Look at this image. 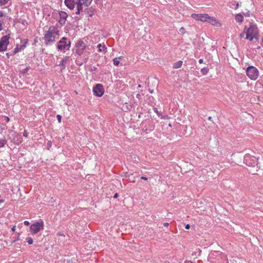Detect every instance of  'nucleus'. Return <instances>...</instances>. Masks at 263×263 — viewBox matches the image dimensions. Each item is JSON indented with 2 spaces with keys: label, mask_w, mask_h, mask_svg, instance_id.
<instances>
[{
  "label": "nucleus",
  "mask_w": 263,
  "mask_h": 263,
  "mask_svg": "<svg viewBox=\"0 0 263 263\" xmlns=\"http://www.w3.org/2000/svg\"><path fill=\"white\" fill-rule=\"evenodd\" d=\"M245 31H244L243 32H242V33H241L240 34V38L243 37L244 36V35H245Z\"/></svg>",
  "instance_id": "58836bf2"
},
{
  "label": "nucleus",
  "mask_w": 263,
  "mask_h": 263,
  "mask_svg": "<svg viewBox=\"0 0 263 263\" xmlns=\"http://www.w3.org/2000/svg\"><path fill=\"white\" fill-rule=\"evenodd\" d=\"M190 228V225L189 224H187L185 227V228L186 229H189Z\"/></svg>",
  "instance_id": "37998d69"
},
{
  "label": "nucleus",
  "mask_w": 263,
  "mask_h": 263,
  "mask_svg": "<svg viewBox=\"0 0 263 263\" xmlns=\"http://www.w3.org/2000/svg\"><path fill=\"white\" fill-rule=\"evenodd\" d=\"M26 240L29 245H32L33 242L32 238L30 237H27Z\"/></svg>",
  "instance_id": "cd10ccee"
},
{
  "label": "nucleus",
  "mask_w": 263,
  "mask_h": 263,
  "mask_svg": "<svg viewBox=\"0 0 263 263\" xmlns=\"http://www.w3.org/2000/svg\"><path fill=\"white\" fill-rule=\"evenodd\" d=\"M169 225L168 223V222H165V223H163V226L164 227H167Z\"/></svg>",
  "instance_id": "de8ad7c7"
},
{
  "label": "nucleus",
  "mask_w": 263,
  "mask_h": 263,
  "mask_svg": "<svg viewBox=\"0 0 263 263\" xmlns=\"http://www.w3.org/2000/svg\"><path fill=\"white\" fill-rule=\"evenodd\" d=\"M58 235H61V236H64V235L62 234L61 233H58Z\"/></svg>",
  "instance_id": "864d4df0"
},
{
  "label": "nucleus",
  "mask_w": 263,
  "mask_h": 263,
  "mask_svg": "<svg viewBox=\"0 0 263 263\" xmlns=\"http://www.w3.org/2000/svg\"><path fill=\"white\" fill-rule=\"evenodd\" d=\"M10 34L4 35L0 40V52L4 51L7 50V46L9 43Z\"/></svg>",
  "instance_id": "0eeeda50"
},
{
  "label": "nucleus",
  "mask_w": 263,
  "mask_h": 263,
  "mask_svg": "<svg viewBox=\"0 0 263 263\" xmlns=\"http://www.w3.org/2000/svg\"><path fill=\"white\" fill-rule=\"evenodd\" d=\"M255 172V171H254V172H252L253 174H255V172Z\"/></svg>",
  "instance_id": "bf43d9fd"
},
{
  "label": "nucleus",
  "mask_w": 263,
  "mask_h": 263,
  "mask_svg": "<svg viewBox=\"0 0 263 263\" xmlns=\"http://www.w3.org/2000/svg\"><path fill=\"white\" fill-rule=\"evenodd\" d=\"M28 133L27 132L26 130H24V133H23V136L25 137H28Z\"/></svg>",
  "instance_id": "e433bc0d"
},
{
  "label": "nucleus",
  "mask_w": 263,
  "mask_h": 263,
  "mask_svg": "<svg viewBox=\"0 0 263 263\" xmlns=\"http://www.w3.org/2000/svg\"><path fill=\"white\" fill-rule=\"evenodd\" d=\"M52 146V142L51 141H49L47 143V146H48V149H49L50 147H51Z\"/></svg>",
  "instance_id": "2f4dec72"
},
{
  "label": "nucleus",
  "mask_w": 263,
  "mask_h": 263,
  "mask_svg": "<svg viewBox=\"0 0 263 263\" xmlns=\"http://www.w3.org/2000/svg\"><path fill=\"white\" fill-rule=\"evenodd\" d=\"M129 180L131 181V182H135V180L134 179V178H133V174H131L130 175H129Z\"/></svg>",
  "instance_id": "7c9ffc66"
},
{
  "label": "nucleus",
  "mask_w": 263,
  "mask_h": 263,
  "mask_svg": "<svg viewBox=\"0 0 263 263\" xmlns=\"http://www.w3.org/2000/svg\"><path fill=\"white\" fill-rule=\"evenodd\" d=\"M84 13L85 14H88L89 16H91L93 15V12L91 11H89L88 8H85L84 9Z\"/></svg>",
  "instance_id": "b1692460"
},
{
  "label": "nucleus",
  "mask_w": 263,
  "mask_h": 263,
  "mask_svg": "<svg viewBox=\"0 0 263 263\" xmlns=\"http://www.w3.org/2000/svg\"><path fill=\"white\" fill-rule=\"evenodd\" d=\"M76 0H65L64 3L68 8L70 10H72L74 8V5L76 4Z\"/></svg>",
  "instance_id": "f8f14e48"
},
{
  "label": "nucleus",
  "mask_w": 263,
  "mask_h": 263,
  "mask_svg": "<svg viewBox=\"0 0 263 263\" xmlns=\"http://www.w3.org/2000/svg\"><path fill=\"white\" fill-rule=\"evenodd\" d=\"M57 119H58V122H59V123H60V122H61V119H62V117H61V115H57Z\"/></svg>",
  "instance_id": "473e14b6"
},
{
  "label": "nucleus",
  "mask_w": 263,
  "mask_h": 263,
  "mask_svg": "<svg viewBox=\"0 0 263 263\" xmlns=\"http://www.w3.org/2000/svg\"><path fill=\"white\" fill-rule=\"evenodd\" d=\"M235 163H236V164H237V165H240V164L239 163H238H238L235 162Z\"/></svg>",
  "instance_id": "4d7b16f0"
},
{
  "label": "nucleus",
  "mask_w": 263,
  "mask_h": 263,
  "mask_svg": "<svg viewBox=\"0 0 263 263\" xmlns=\"http://www.w3.org/2000/svg\"><path fill=\"white\" fill-rule=\"evenodd\" d=\"M5 16V15L4 14V13L2 11H0V17H3Z\"/></svg>",
  "instance_id": "a19ab883"
},
{
  "label": "nucleus",
  "mask_w": 263,
  "mask_h": 263,
  "mask_svg": "<svg viewBox=\"0 0 263 263\" xmlns=\"http://www.w3.org/2000/svg\"><path fill=\"white\" fill-rule=\"evenodd\" d=\"M59 15L60 18H63L65 19V20H66V18L68 16V15L67 13L64 11H60L59 12Z\"/></svg>",
  "instance_id": "aec40b11"
},
{
  "label": "nucleus",
  "mask_w": 263,
  "mask_h": 263,
  "mask_svg": "<svg viewBox=\"0 0 263 263\" xmlns=\"http://www.w3.org/2000/svg\"><path fill=\"white\" fill-rule=\"evenodd\" d=\"M203 60H202V59H200V60H199V63H203Z\"/></svg>",
  "instance_id": "3c124183"
},
{
  "label": "nucleus",
  "mask_w": 263,
  "mask_h": 263,
  "mask_svg": "<svg viewBox=\"0 0 263 263\" xmlns=\"http://www.w3.org/2000/svg\"><path fill=\"white\" fill-rule=\"evenodd\" d=\"M11 0H0V6H3L9 4L8 6L11 5Z\"/></svg>",
  "instance_id": "a211bd4d"
},
{
  "label": "nucleus",
  "mask_w": 263,
  "mask_h": 263,
  "mask_svg": "<svg viewBox=\"0 0 263 263\" xmlns=\"http://www.w3.org/2000/svg\"><path fill=\"white\" fill-rule=\"evenodd\" d=\"M243 13V14L246 16H250V12L249 11H247V12H242Z\"/></svg>",
  "instance_id": "72a5a7b5"
},
{
  "label": "nucleus",
  "mask_w": 263,
  "mask_h": 263,
  "mask_svg": "<svg viewBox=\"0 0 263 263\" xmlns=\"http://www.w3.org/2000/svg\"><path fill=\"white\" fill-rule=\"evenodd\" d=\"M20 234H19L18 236L17 237L16 239H15L13 242H15V241H16L17 240H20Z\"/></svg>",
  "instance_id": "49530a36"
},
{
  "label": "nucleus",
  "mask_w": 263,
  "mask_h": 263,
  "mask_svg": "<svg viewBox=\"0 0 263 263\" xmlns=\"http://www.w3.org/2000/svg\"><path fill=\"white\" fill-rule=\"evenodd\" d=\"M83 3L86 7H88L91 4L92 0H82Z\"/></svg>",
  "instance_id": "5701e85b"
},
{
  "label": "nucleus",
  "mask_w": 263,
  "mask_h": 263,
  "mask_svg": "<svg viewBox=\"0 0 263 263\" xmlns=\"http://www.w3.org/2000/svg\"><path fill=\"white\" fill-rule=\"evenodd\" d=\"M235 20L239 23H242L243 20V17L241 14H237L235 16Z\"/></svg>",
  "instance_id": "dca6fc26"
},
{
  "label": "nucleus",
  "mask_w": 263,
  "mask_h": 263,
  "mask_svg": "<svg viewBox=\"0 0 263 263\" xmlns=\"http://www.w3.org/2000/svg\"><path fill=\"white\" fill-rule=\"evenodd\" d=\"M67 263H70L69 261H68Z\"/></svg>",
  "instance_id": "052dcab7"
},
{
  "label": "nucleus",
  "mask_w": 263,
  "mask_h": 263,
  "mask_svg": "<svg viewBox=\"0 0 263 263\" xmlns=\"http://www.w3.org/2000/svg\"><path fill=\"white\" fill-rule=\"evenodd\" d=\"M69 57L66 56L63 59L62 62L60 63V65L62 66V69H65L66 67V63L69 60Z\"/></svg>",
  "instance_id": "ddd939ff"
},
{
  "label": "nucleus",
  "mask_w": 263,
  "mask_h": 263,
  "mask_svg": "<svg viewBox=\"0 0 263 263\" xmlns=\"http://www.w3.org/2000/svg\"><path fill=\"white\" fill-rule=\"evenodd\" d=\"M93 92L95 95L97 97H101L104 92V88L102 84H98L93 88Z\"/></svg>",
  "instance_id": "1a4fd4ad"
},
{
  "label": "nucleus",
  "mask_w": 263,
  "mask_h": 263,
  "mask_svg": "<svg viewBox=\"0 0 263 263\" xmlns=\"http://www.w3.org/2000/svg\"><path fill=\"white\" fill-rule=\"evenodd\" d=\"M141 179H143V180H147V178H146V177H144V176H142L141 177Z\"/></svg>",
  "instance_id": "a18cd8bd"
},
{
  "label": "nucleus",
  "mask_w": 263,
  "mask_h": 263,
  "mask_svg": "<svg viewBox=\"0 0 263 263\" xmlns=\"http://www.w3.org/2000/svg\"><path fill=\"white\" fill-rule=\"evenodd\" d=\"M44 222L42 219L36 221L30 227V231L33 234L37 233L40 231L44 229Z\"/></svg>",
  "instance_id": "423d86ee"
},
{
  "label": "nucleus",
  "mask_w": 263,
  "mask_h": 263,
  "mask_svg": "<svg viewBox=\"0 0 263 263\" xmlns=\"http://www.w3.org/2000/svg\"><path fill=\"white\" fill-rule=\"evenodd\" d=\"M113 63L115 65L118 66L120 64V61L117 58H116L113 59Z\"/></svg>",
  "instance_id": "bb28decb"
},
{
  "label": "nucleus",
  "mask_w": 263,
  "mask_h": 263,
  "mask_svg": "<svg viewBox=\"0 0 263 263\" xmlns=\"http://www.w3.org/2000/svg\"><path fill=\"white\" fill-rule=\"evenodd\" d=\"M208 119H209V120H210V121H212V117H209L208 118Z\"/></svg>",
  "instance_id": "5fc2aeb1"
},
{
  "label": "nucleus",
  "mask_w": 263,
  "mask_h": 263,
  "mask_svg": "<svg viewBox=\"0 0 263 263\" xmlns=\"http://www.w3.org/2000/svg\"><path fill=\"white\" fill-rule=\"evenodd\" d=\"M21 50L20 49V47L18 45H16V47L14 48V50L13 51V54H15L18 52L20 51Z\"/></svg>",
  "instance_id": "a878e982"
},
{
  "label": "nucleus",
  "mask_w": 263,
  "mask_h": 263,
  "mask_svg": "<svg viewBox=\"0 0 263 263\" xmlns=\"http://www.w3.org/2000/svg\"><path fill=\"white\" fill-rule=\"evenodd\" d=\"M260 159H257L255 157L249 154H246L243 157V163L246 165L252 167H257V164Z\"/></svg>",
  "instance_id": "f03ea898"
},
{
  "label": "nucleus",
  "mask_w": 263,
  "mask_h": 263,
  "mask_svg": "<svg viewBox=\"0 0 263 263\" xmlns=\"http://www.w3.org/2000/svg\"><path fill=\"white\" fill-rule=\"evenodd\" d=\"M119 196V194L118 193H116L114 195V198H117Z\"/></svg>",
  "instance_id": "79ce46f5"
},
{
  "label": "nucleus",
  "mask_w": 263,
  "mask_h": 263,
  "mask_svg": "<svg viewBox=\"0 0 263 263\" xmlns=\"http://www.w3.org/2000/svg\"><path fill=\"white\" fill-rule=\"evenodd\" d=\"M11 230H12V231H15V226L13 227L12 228V229H11Z\"/></svg>",
  "instance_id": "09e8293b"
},
{
  "label": "nucleus",
  "mask_w": 263,
  "mask_h": 263,
  "mask_svg": "<svg viewBox=\"0 0 263 263\" xmlns=\"http://www.w3.org/2000/svg\"><path fill=\"white\" fill-rule=\"evenodd\" d=\"M192 17L196 20L202 22H206V18H208L206 14H192Z\"/></svg>",
  "instance_id": "9d476101"
},
{
  "label": "nucleus",
  "mask_w": 263,
  "mask_h": 263,
  "mask_svg": "<svg viewBox=\"0 0 263 263\" xmlns=\"http://www.w3.org/2000/svg\"><path fill=\"white\" fill-rule=\"evenodd\" d=\"M97 47L98 48L99 52H106L107 48L104 45H102L101 44L98 45Z\"/></svg>",
  "instance_id": "f3484780"
},
{
  "label": "nucleus",
  "mask_w": 263,
  "mask_h": 263,
  "mask_svg": "<svg viewBox=\"0 0 263 263\" xmlns=\"http://www.w3.org/2000/svg\"><path fill=\"white\" fill-rule=\"evenodd\" d=\"M4 119L7 122H8L10 121L9 118L8 117L5 116Z\"/></svg>",
  "instance_id": "4c0bfd02"
},
{
  "label": "nucleus",
  "mask_w": 263,
  "mask_h": 263,
  "mask_svg": "<svg viewBox=\"0 0 263 263\" xmlns=\"http://www.w3.org/2000/svg\"><path fill=\"white\" fill-rule=\"evenodd\" d=\"M76 3L77 5V11L76 13L77 14H80L81 12H84L83 10V5L84 4L82 2H81V0H76Z\"/></svg>",
  "instance_id": "9b49d317"
},
{
  "label": "nucleus",
  "mask_w": 263,
  "mask_h": 263,
  "mask_svg": "<svg viewBox=\"0 0 263 263\" xmlns=\"http://www.w3.org/2000/svg\"><path fill=\"white\" fill-rule=\"evenodd\" d=\"M179 32L181 34H183L185 33V29L184 27H181L179 29Z\"/></svg>",
  "instance_id": "c756f323"
},
{
  "label": "nucleus",
  "mask_w": 263,
  "mask_h": 263,
  "mask_svg": "<svg viewBox=\"0 0 263 263\" xmlns=\"http://www.w3.org/2000/svg\"><path fill=\"white\" fill-rule=\"evenodd\" d=\"M24 224H25V225H26V226H29V224H30V223H29V222L28 221H25L24 222Z\"/></svg>",
  "instance_id": "ea45409f"
},
{
  "label": "nucleus",
  "mask_w": 263,
  "mask_h": 263,
  "mask_svg": "<svg viewBox=\"0 0 263 263\" xmlns=\"http://www.w3.org/2000/svg\"><path fill=\"white\" fill-rule=\"evenodd\" d=\"M76 53L81 55L86 48V45L83 41H79L76 45Z\"/></svg>",
  "instance_id": "6e6552de"
},
{
  "label": "nucleus",
  "mask_w": 263,
  "mask_h": 263,
  "mask_svg": "<svg viewBox=\"0 0 263 263\" xmlns=\"http://www.w3.org/2000/svg\"><path fill=\"white\" fill-rule=\"evenodd\" d=\"M6 56L7 57V58H9V57H10V54H9V53H6Z\"/></svg>",
  "instance_id": "603ef678"
},
{
  "label": "nucleus",
  "mask_w": 263,
  "mask_h": 263,
  "mask_svg": "<svg viewBox=\"0 0 263 263\" xmlns=\"http://www.w3.org/2000/svg\"><path fill=\"white\" fill-rule=\"evenodd\" d=\"M59 31H57L56 32L53 31V30H50L49 29L45 34L44 39H45V44L46 45H51L52 43L55 42V36L53 35V33H55L57 34H58Z\"/></svg>",
  "instance_id": "20e7f679"
},
{
  "label": "nucleus",
  "mask_w": 263,
  "mask_h": 263,
  "mask_svg": "<svg viewBox=\"0 0 263 263\" xmlns=\"http://www.w3.org/2000/svg\"><path fill=\"white\" fill-rule=\"evenodd\" d=\"M186 263H192V262H190V261H189V262H187Z\"/></svg>",
  "instance_id": "13d9d810"
},
{
  "label": "nucleus",
  "mask_w": 263,
  "mask_h": 263,
  "mask_svg": "<svg viewBox=\"0 0 263 263\" xmlns=\"http://www.w3.org/2000/svg\"><path fill=\"white\" fill-rule=\"evenodd\" d=\"M246 73L251 80H255L258 77L259 72L256 67L251 66L248 67Z\"/></svg>",
  "instance_id": "39448f33"
},
{
  "label": "nucleus",
  "mask_w": 263,
  "mask_h": 263,
  "mask_svg": "<svg viewBox=\"0 0 263 263\" xmlns=\"http://www.w3.org/2000/svg\"><path fill=\"white\" fill-rule=\"evenodd\" d=\"M153 109H154V111H155V112L157 115H158L159 116H160V113H159V112L158 111V109H157V108L154 107Z\"/></svg>",
  "instance_id": "c9c22d12"
},
{
  "label": "nucleus",
  "mask_w": 263,
  "mask_h": 263,
  "mask_svg": "<svg viewBox=\"0 0 263 263\" xmlns=\"http://www.w3.org/2000/svg\"><path fill=\"white\" fill-rule=\"evenodd\" d=\"M141 85H139L138 86V88H141Z\"/></svg>",
  "instance_id": "6e6d98bb"
},
{
  "label": "nucleus",
  "mask_w": 263,
  "mask_h": 263,
  "mask_svg": "<svg viewBox=\"0 0 263 263\" xmlns=\"http://www.w3.org/2000/svg\"><path fill=\"white\" fill-rule=\"evenodd\" d=\"M201 72L202 74L203 75L206 74L208 73V72H209L208 67H203V68H202L201 69Z\"/></svg>",
  "instance_id": "412c9836"
},
{
  "label": "nucleus",
  "mask_w": 263,
  "mask_h": 263,
  "mask_svg": "<svg viewBox=\"0 0 263 263\" xmlns=\"http://www.w3.org/2000/svg\"><path fill=\"white\" fill-rule=\"evenodd\" d=\"M29 70V67H26V68H25L23 70V73H26L28 72V71Z\"/></svg>",
  "instance_id": "f704fd0d"
},
{
  "label": "nucleus",
  "mask_w": 263,
  "mask_h": 263,
  "mask_svg": "<svg viewBox=\"0 0 263 263\" xmlns=\"http://www.w3.org/2000/svg\"><path fill=\"white\" fill-rule=\"evenodd\" d=\"M208 18H206V22L210 23L212 25H214L216 23V20L215 17L210 16L208 14Z\"/></svg>",
  "instance_id": "4468645a"
},
{
  "label": "nucleus",
  "mask_w": 263,
  "mask_h": 263,
  "mask_svg": "<svg viewBox=\"0 0 263 263\" xmlns=\"http://www.w3.org/2000/svg\"><path fill=\"white\" fill-rule=\"evenodd\" d=\"M183 62L182 61H179L173 64V68L177 69L181 67Z\"/></svg>",
  "instance_id": "6ab92c4d"
},
{
  "label": "nucleus",
  "mask_w": 263,
  "mask_h": 263,
  "mask_svg": "<svg viewBox=\"0 0 263 263\" xmlns=\"http://www.w3.org/2000/svg\"><path fill=\"white\" fill-rule=\"evenodd\" d=\"M17 22L18 23H21L22 25L25 26L27 25L28 24V22H27L26 20L24 17H21L17 20Z\"/></svg>",
  "instance_id": "2eb2a0df"
},
{
  "label": "nucleus",
  "mask_w": 263,
  "mask_h": 263,
  "mask_svg": "<svg viewBox=\"0 0 263 263\" xmlns=\"http://www.w3.org/2000/svg\"><path fill=\"white\" fill-rule=\"evenodd\" d=\"M245 30H247L246 39L250 41H252L258 33V30L256 26L252 23H250V27L248 28H247V27L246 26L245 27Z\"/></svg>",
  "instance_id": "f257e3e1"
},
{
  "label": "nucleus",
  "mask_w": 263,
  "mask_h": 263,
  "mask_svg": "<svg viewBox=\"0 0 263 263\" xmlns=\"http://www.w3.org/2000/svg\"><path fill=\"white\" fill-rule=\"evenodd\" d=\"M28 39L25 40L24 43L20 46V49H21V50L24 49L26 47V44L28 43Z\"/></svg>",
  "instance_id": "393cba45"
},
{
  "label": "nucleus",
  "mask_w": 263,
  "mask_h": 263,
  "mask_svg": "<svg viewBox=\"0 0 263 263\" xmlns=\"http://www.w3.org/2000/svg\"><path fill=\"white\" fill-rule=\"evenodd\" d=\"M7 143V140L5 139H0V148L3 147Z\"/></svg>",
  "instance_id": "4be33fe9"
},
{
  "label": "nucleus",
  "mask_w": 263,
  "mask_h": 263,
  "mask_svg": "<svg viewBox=\"0 0 263 263\" xmlns=\"http://www.w3.org/2000/svg\"><path fill=\"white\" fill-rule=\"evenodd\" d=\"M65 22H66V20H65V19H63V18H60V20L59 21L60 24L62 25H64L65 24Z\"/></svg>",
  "instance_id": "c85d7f7f"
},
{
  "label": "nucleus",
  "mask_w": 263,
  "mask_h": 263,
  "mask_svg": "<svg viewBox=\"0 0 263 263\" xmlns=\"http://www.w3.org/2000/svg\"><path fill=\"white\" fill-rule=\"evenodd\" d=\"M148 91L149 92L151 93H154V90H151L150 89H148Z\"/></svg>",
  "instance_id": "8fccbe9b"
},
{
  "label": "nucleus",
  "mask_w": 263,
  "mask_h": 263,
  "mask_svg": "<svg viewBox=\"0 0 263 263\" xmlns=\"http://www.w3.org/2000/svg\"><path fill=\"white\" fill-rule=\"evenodd\" d=\"M71 42L66 37H62L58 43L57 48L59 50H69L70 47Z\"/></svg>",
  "instance_id": "7ed1b4c3"
},
{
  "label": "nucleus",
  "mask_w": 263,
  "mask_h": 263,
  "mask_svg": "<svg viewBox=\"0 0 263 263\" xmlns=\"http://www.w3.org/2000/svg\"><path fill=\"white\" fill-rule=\"evenodd\" d=\"M136 97L139 100L141 99V95L140 93H138Z\"/></svg>",
  "instance_id": "c03bdc74"
}]
</instances>
